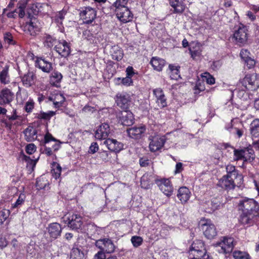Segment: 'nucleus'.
Listing matches in <instances>:
<instances>
[{
	"label": "nucleus",
	"mask_w": 259,
	"mask_h": 259,
	"mask_svg": "<svg viewBox=\"0 0 259 259\" xmlns=\"http://www.w3.org/2000/svg\"><path fill=\"white\" fill-rule=\"evenodd\" d=\"M238 208L245 213L257 214L259 211V205L254 199L245 197L239 200Z\"/></svg>",
	"instance_id": "obj_1"
},
{
	"label": "nucleus",
	"mask_w": 259,
	"mask_h": 259,
	"mask_svg": "<svg viewBox=\"0 0 259 259\" xmlns=\"http://www.w3.org/2000/svg\"><path fill=\"white\" fill-rule=\"evenodd\" d=\"M199 224L204 235L207 238L211 239L217 235V231L216 228L210 220L204 219H201Z\"/></svg>",
	"instance_id": "obj_2"
},
{
	"label": "nucleus",
	"mask_w": 259,
	"mask_h": 259,
	"mask_svg": "<svg viewBox=\"0 0 259 259\" xmlns=\"http://www.w3.org/2000/svg\"><path fill=\"white\" fill-rule=\"evenodd\" d=\"M241 84L246 90H256L259 87V75L256 73L247 74L242 80Z\"/></svg>",
	"instance_id": "obj_3"
},
{
	"label": "nucleus",
	"mask_w": 259,
	"mask_h": 259,
	"mask_svg": "<svg viewBox=\"0 0 259 259\" xmlns=\"http://www.w3.org/2000/svg\"><path fill=\"white\" fill-rule=\"evenodd\" d=\"M236 244L234 239L231 237H224L223 239L216 243L220 253H228L232 252Z\"/></svg>",
	"instance_id": "obj_4"
},
{
	"label": "nucleus",
	"mask_w": 259,
	"mask_h": 259,
	"mask_svg": "<svg viewBox=\"0 0 259 259\" xmlns=\"http://www.w3.org/2000/svg\"><path fill=\"white\" fill-rule=\"evenodd\" d=\"M62 220L63 222L67 224L68 227L72 230H77L81 229L83 223L81 216L76 214L68 217L65 215L62 218Z\"/></svg>",
	"instance_id": "obj_5"
},
{
	"label": "nucleus",
	"mask_w": 259,
	"mask_h": 259,
	"mask_svg": "<svg viewBox=\"0 0 259 259\" xmlns=\"http://www.w3.org/2000/svg\"><path fill=\"white\" fill-rule=\"evenodd\" d=\"M115 7V12L117 18L121 22L125 23L132 20L133 15L127 7L124 6Z\"/></svg>",
	"instance_id": "obj_6"
},
{
	"label": "nucleus",
	"mask_w": 259,
	"mask_h": 259,
	"mask_svg": "<svg viewBox=\"0 0 259 259\" xmlns=\"http://www.w3.org/2000/svg\"><path fill=\"white\" fill-rule=\"evenodd\" d=\"M96 246L100 250L107 253H111L115 250V245L112 241L108 238L101 239L97 240Z\"/></svg>",
	"instance_id": "obj_7"
},
{
	"label": "nucleus",
	"mask_w": 259,
	"mask_h": 259,
	"mask_svg": "<svg viewBox=\"0 0 259 259\" xmlns=\"http://www.w3.org/2000/svg\"><path fill=\"white\" fill-rule=\"evenodd\" d=\"M156 183L160 190L167 196L171 195L173 192V187L169 180L162 179L157 180Z\"/></svg>",
	"instance_id": "obj_8"
},
{
	"label": "nucleus",
	"mask_w": 259,
	"mask_h": 259,
	"mask_svg": "<svg viewBox=\"0 0 259 259\" xmlns=\"http://www.w3.org/2000/svg\"><path fill=\"white\" fill-rule=\"evenodd\" d=\"M149 147L151 152H155L160 150L165 143V138L163 137L156 136L150 137Z\"/></svg>",
	"instance_id": "obj_9"
},
{
	"label": "nucleus",
	"mask_w": 259,
	"mask_h": 259,
	"mask_svg": "<svg viewBox=\"0 0 259 259\" xmlns=\"http://www.w3.org/2000/svg\"><path fill=\"white\" fill-rule=\"evenodd\" d=\"M247 29L246 27L241 25L234 33V38L238 44H244L247 40Z\"/></svg>",
	"instance_id": "obj_10"
},
{
	"label": "nucleus",
	"mask_w": 259,
	"mask_h": 259,
	"mask_svg": "<svg viewBox=\"0 0 259 259\" xmlns=\"http://www.w3.org/2000/svg\"><path fill=\"white\" fill-rule=\"evenodd\" d=\"M235 179H238V178L225 175L219 180L218 185L227 190L233 189L236 186Z\"/></svg>",
	"instance_id": "obj_11"
},
{
	"label": "nucleus",
	"mask_w": 259,
	"mask_h": 259,
	"mask_svg": "<svg viewBox=\"0 0 259 259\" xmlns=\"http://www.w3.org/2000/svg\"><path fill=\"white\" fill-rule=\"evenodd\" d=\"M56 51L62 57H67L70 53L69 44L65 40L59 41L55 47Z\"/></svg>",
	"instance_id": "obj_12"
},
{
	"label": "nucleus",
	"mask_w": 259,
	"mask_h": 259,
	"mask_svg": "<svg viewBox=\"0 0 259 259\" xmlns=\"http://www.w3.org/2000/svg\"><path fill=\"white\" fill-rule=\"evenodd\" d=\"M128 94L126 93L118 94L116 95L117 105L121 109L126 110L128 108L131 100Z\"/></svg>",
	"instance_id": "obj_13"
},
{
	"label": "nucleus",
	"mask_w": 259,
	"mask_h": 259,
	"mask_svg": "<svg viewBox=\"0 0 259 259\" xmlns=\"http://www.w3.org/2000/svg\"><path fill=\"white\" fill-rule=\"evenodd\" d=\"M110 133L109 125L107 123L102 124L96 130L95 137L98 140L106 139Z\"/></svg>",
	"instance_id": "obj_14"
},
{
	"label": "nucleus",
	"mask_w": 259,
	"mask_h": 259,
	"mask_svg": "<svg viewBox=\"0 0 259 259\" xmlns=\"http://www.w3.org/2000/svg\"><path fill=\"white\" fill-rule=\"evenodd\" d=\"M50 236L56 239L61 235L62 232V228L61 225L57 223H51L48 225L47 228Z\"/></svg>",
	"instance_id": "obj_15"
},
{
	"label": "nucleus",
	"mask_w": 259,
	"mask_h": 259,
	"mask_svg": "<svg viewBox=\"0 0 259 259\" xmlns=\"http://www.w3.org/2000/svg\"><path fill=\"white\" fill-rule=\"evenodd\" d=\"M81 16L84 20L85 23H91L96 16V13L95 9L91 7H86L84 10L80 13Z\"/></svg>",
	"instance_id": "obj_16"
},
{
	"label": "nucleus",
	"mask_w": 259,
	"mask_h": 259,
	"mask_svg": "<svg viewBox=\"0 0 259 259\" xmlns=\"http://www.w3.org/2000/svg\"><path fill=\"white\" fill-rule=\"evenodd\" d=\"M221 205L219 199L213 198L211 200L206 201L204 204L205 211L208 213H211L218 209Z\"/></svg>",
	"instance_id": "obj_17"
},
{
	"label": "nucleus",
	"mask_w": 259,
	"mask_h": 259,
	"mask_svg": "<svg viewBox=\"0 0 259 259\" xmlns=\"http://www.w3.org/2000/svg\"><path fill=\"white\" fill-rule=\"evenodd\" d=\"M153 92L156 97V102L158 106L161 108L166 107L167 105L166 99L163 90L160 88H157L153 90Z\"/></svg>",
	"instance_id": "obj_18"
},
{
	"label": "nucleus",
	"mask_w": 259,
	"mask_h": 259,
	"mask_svg": "<svg viewBox=\"0 0 259 259\" xmlns=\"http://www.w3.org/2000/svg\"><path fill=\"white\" fill-rule=\"evenodd\" d=\"M108 149L111 151L118 152L123 148V145L117 140L112 139H108L104 142Z\"/></svg>",
	"instance_id": "obj_19"
},
{
	"label": "nucleus",
	"mask_w": 259,
	"mask_h": 259,
	"mask_svg": "<svg viewBox=\"0 0 259 259\" xmlns=\"http://www.w3.org/2000/svg\"><path fill=\"white\" fill-rule=\"evenodd\" d=\"M133 114L130 111L124 110L121 112L120 120L123 125L130 126L134 123Z\"/></svg>",
	"instance_id": "obj_20"
},
{
	"label": "nucleus",
	"mask_w": 259,
	"mask_h": 259,
	"mask_svg": "<svg viewBox=\"0 0 259 259\" xmlns=\"http://www.w3.org/2000/svg\"><path fill=\"white\" fill-rule=\"evenodd\" d=\"M35 74L33 72H28L22 77L23 84L26 88H29L34 84L36 80Z\"/></svg>",
	"instance_id": "obj_21"
},
{
	"label": "nucleus",
	"mask_w": 259,
	"mask_h": 259,
	"mask_svg": "<svg viewBox=\"0 0 259 259\" xmlns=\"http://www.w3.org/2000/svg\"><path fill=\"white\" fill-rule=\"evenodd\" d=\"M49 99L53 102L56 108H59L62 106L65 101V98L61 93L57 92L51 94L49 96Z\"/></svg>",
	"instance_id": "obj_22"
},
{
	"label": "nucleus",
	"mask_w": 259,
	"mask_h": 259,
	"mask_svg": "<svg viewBox=\"0 0 259 259\" xmlns=\"http://www.w3.org/2000/svg\"><path fill=\"white\" fill-rule=\"evenodd\" d=\"M146 130L145 126H134L127 130L129 136L133 139H138Z\"/></svg>",
	"instance_id": "obj_23"
},
{
	"label": "nucleus",
	"mask_w": 259,
	"mask_h": 259,
	"mask_svg": "<svg viewBox=\"0 0 259 259\" xmlns=\"http://www.w3.org/2000/svg\"><path fill=\"white\" fill-rule=\"evenodd\" d=\"M191 195L190 190L186 187H181L178 191L177 197L182 203H185L189 199Z\"/></svg>",
	"instance_id": "obj_24"
},
{
	"label": "nucleus",
	"mask_w": 259,
	"mask_h": 259,
	"mask_svg": "<svg viewBox=\"0 0 259 259\" xmlns=\"http://www.w3.org/2000/svg\"><path fill=\"white\" fill-rule=\"evenodd\" d=\"M14 98V94L8 89L3 90L0 94V104H8Z\"/></svg>",
	"instance_id": "obj_25"
},
{
	"label": "nucleus",
	"mask_w": 259,
	"mask_h": 259,
	"mask_svg": "<svg viewBox=\"0 0 259 259\" xmlns=\"http://www.w3.org/2000/svg\"><path fill=\"white\" fill-rule=\"evenodd\" d=\"M25 139L27 142H32L37 139V130L32 126H28L23 132Z\"/></svg>",
	"instance_id": "obj_26"
},
{
	"label": "nucleus",
	"mask_w": 259,
	"mask_h": 259,
	"mask_svg": "<svg viewBox=\"0 0 259 259\" xmlns=\"http://www.w3.org/2000/svg\"><path fill=\"white\" fill-rule=\"evenodd\" d=\"M150 64L154 70L161 71L165 65V61L163 59L155 57L151 59Z\"/></svg>",
	"instance_id": "obj_27"
},
{
	"label": "nucleus",
	"mask_w": 259,
	"mask_h": 259,
	"mask_svg": "<svg viewBox=\"0 0 259 259\" xmlns=\"http://www.w3.org/2000/svg\"><path fill=\"white\" fill-rule=\"evenodd\" d=\"M110 54L112 59L117 61L121 60L123 56L122 50L118 46L112 47L110 50Z\"/></svg>",
	"instance_id": "obj_28"
},
{
	"label": "nucleus",
	"mask_w": 259,
	"mask_h": 259,
	"mask_svg": "<svg viewBox=\"0 0 259 259\" xmlns=\"http://www.w3.org/2000/svg\"><path fill=\"white\" fill-rule=\"evenodd\" d=\"M226 169L227 173V176L237 178L240 181V183L242 182L243 177L242 175L238 174V171L236 169L235 166L232 164H228L226 167Z\"/></svg>",
	"instance_id": "obj_29"
},
{
	"label": "nucleus",
	"mask_w": 259,
	"mask_h": 259,
	"mask_svg": "<svg viewBox=\"0 0 259 259\" xmlns=\"http://www.w3.org/2000/svg\"><path fill=\"white\" fill-rule=\"evenodd\" d=\"M169 4L174 9L175 12L177 13H182L185 9L183 0H170Z\"/></svg>",
	"instance_id": "obj_30"
},
{
	"label": "nucleus",
	"mask_w": 259,
	"mask_h": 259,
	"mask_svg": "<svg viewBox=\"0 0 259 259\" xmlns=\"http://www.w3.org/2000/svg\"><path fill=\"white\" fill-rule=\"evenodd\" d=\"M36 66H38L42 71L45 72H49L52 70V64L44 59H40L36 62Z\"/></svg>",
	"instance_id": "obj_31"
},
{
	"label": "nucleus",
	"mask_w": 259,
	"mask_h": 259,
	"mask_svg": "<svg viewBox=\"0 0 259 259\" xmlns=\"http://www.w3.org/2000/svg\"><path fill=\"white\" fill-rule=\"evenodd\" d=\"M28 0H20L17 4V9L18 11L19 17L22 18L25 15V9L26 8Z\"/></svg>",
	"instance_id": "obj_32"
},
{
	"label": "nucleus",
	"mask_w": 259,
	"mask_h": 259,
	"mask_svg": "<svg viewBox=\"0 0 259 259\" xmlns=\"http://www.w3.org/2000/svg\"><path fill=\"white\" fill-rule=\"evenodd\" d=\"M25 27L31 35H36V33L39 31V27L34 22V20L26 24Z\"/></svg>",
	"instance_id": "obj_33"
},
{
	"label": "nucleus",
	"mask_w": 259,
	"mask_h": 259,
	"mask_svg": "<svg viewBox=\"0 0 259 259\" xmlns=\"http://www.w3.org/2000/svg\"><path fill=\"white\" fill-rule=\"evenodd\" d=\"M199 245L200 246V249L197 250V251L192 253V255L196 257L197 259H200L201 257L206 258L208 255L206 254V251L204 246L203 242H199Z\"/></svg>",
	"instance_id": "obj_34"
},
{
	"label": "nucleus",
	"mask_w": 259,
	"mask_h": 259,
	"mask_svg": "<svg viewBox=\"0 0 259 259\" xmlns=\"http://www.w3.org/2000/svg\"><path fill=\"white\" fill-rule=\"evenodd\" d=\"M180 67L170 64L169 69L170 71V77L171 79L177 80L180 78L179 68Z\"/></svg>",
	"instance_id": "obj_35"
},
{
	"label": "nucleus",
	"mask_w": 259,
	"mask_h": 259,
	"mask_svg": "<svg viewBox=\"0 0 259 259\" xmlns=\"http://www.w3.org/2000/svg\"><path fill=\"white\" fill-rule=\"evenodd\" d=\"M52 172L53 177L57 179L59 178L61 173L62 168L59 164L53 162L52 164Z\"/></svg>",
	"instance_id": "obj_36"
},
{
	"label": "nucleus",
	"mask_w": 259,
	"mask_h": 259,
	"mask_svg": "<svg viewBox=\"0 0 259 259\" xmlns=\"http://www.w3.org/2000/svg\"><path fill=\"white\" fill-rule=\"evenodd\" d=\"M256 215L257 214H249L248 213L242 212L240 215L239 221L242 224H248L250 223V221L253 218V217Z\"/></svg>",
	"instance_id": "obj_37"
},
{
	"label": "nucleus",
	"mask_w": 259,
	"mask_h": 259,
	"mask_svg": "<svg viewBox=\"0 0 259 259\" xmlns=\"http://www.w3.org/2000/svg\"><path fill=\"white\" fill-rule=\"evenodd\" d=\"M251 134L254 137H259V120H255L251 124Z\"/></svg>",
	"instance_id": "obj_38"
},
{
	"label": "nucleus",
	"mask_w": 259,
	"mask_h": 259,
	"mask_svg": "<svg viewBox=\"0 0 259 259\" xmlns=\"http://www.w3.org/2000/svg\"><path fill=\"white\" fill-rule=\"evenodd\" d=\"M62 78V75L61 73L54 71L51 76V82L54 85H56V83L60 82Z\"/></svg>",
	"instance_id": "obj_39"
},
{
	"label": "nucleus",
	"mask_w": 259,
	"mask_h": 259,
	"mask_svg": "<svg viewBox=\"0 0 259 259\" xmlns=\"http://www.w3.org/2000/svg\"><path fill=\"white\" fill-rule=\"evenodd\" d=\"M83 257V252L78 248L73 247L70 252L72 259H82Z\"/></svg>",
	"instance_id": "obj_40"
},
{
	"label": "nucleus",
	"mask_w": 259,
	"mask_h": 259,
	"mask_svg": "<svg viewBox=\"0 0 259 259\" xmlns=\"http://www.w3.org/2000/svg\"><path fill=\"white\" fill-rule=\"evenodd\" d=\"M66 14V11L64 10L57 12L54 17V20L58 25H62Z\"/></svg>",
	"instance_id": "obj_41"
},
{
	"label": "nucleus",
	"mask_w": 259,
	"mask_h": 259,
	"mask_svg": "<svg viewBox=\"0 0 259 259\" xmlns=\"http://www.w3.org/2000/svg\"><path fill=\"white\" fill-rule=\"evenodd\" d=\"M57 40L50 35H46L44 38V44L48 48L52 47L56 42Z\"/></svg>",
	"instance_id": "obj_42"
},
{
	"label": "nucleus",
	"mask_w": 259,
	"mask_h": 259,
	"mask_svg": "<svg viewBox=\"0 0 259 259\" xmlns=\"http://www.w3.org/2000/svg\"><path fill=\"white\" fill-rule=\"evenodd\" d=\"M189 51L191 55V57L193 59H195L197 57L201 55V50L199 46H196L195 47H190Z\"/></svg>",
	"instance_id": "obj_43"
},
{
	"label": "nucleus",
	"mask_w": 259,
	"mask_h": 259,
	"mask_svg": "<svg viewBox=\"0 0 259 259\" xmlns=\"http://www.w3.org/2000/svg\"><path fill=\"white\" fill-rule=\"evenodd\" d=\"M244 132V128L240 124V125H236L234 126V128L230 134L236 135L238 138H240L243 136Z\"/></svg>",
	"instance_id": "obj_44"
},
{
	"label": "nucleus",
	"mask_w": 259,
	"mask_h": 259,
	"mask_svg": "<svg viewBox=\"0 0 259 259\" xmlns=\"http://www.w3.org/2000/svg\"><path fill=\"white\" fill-rule=\"evenodd\" d=\"M0 80L2 83L4 84L8 83L9 82L8 67H5L1 72Z\"/></svg>",
	"instance_id": "obj_45"
},
{
	"label": "nucleus",
	"mask_w": 259,
	"mask_h": 259,
	"mask_svg": "<svg viewBox=\"0 0 259 259\" xmlns=\"http://www.w3.org/2000/svg\"><path fill=\"white\" fill-rule=\"evenodd\" d=\"M56 114V112L50 111L48 112H41L37 115V118L40 119L50 120V119Z\"/></svg>",
	"instance_id": "obj_46"
},
{
	"label": "nucleus",
	"mask_w": 259,
	"mask_h": 259,
	"mask_svg": "<svg viewBox=\"0 0 259 259\" xmlns=\"http://www.w3.org/2000/svg\"><path fill=\"white\" fill-rule=\"evenodd\" d=\"M244 155L245 151L243 149L238 150L235 149L234 150V160L236 161L243 159L244 158Z\"/></svg>",
	"instance_id": "obj_47"
},
{
	"label": "nucleus",
	"mask_w": 259,
	"mask_h": 259,
	"mask_svg": "<svg viewBox=\"0 0 259 259\" xmlns=\"http://www.w3.org/2000/svg\"><path fill=\"white\" fill-rule=\"evenodd\" d=\"M236 125H240V123L238 122H235L234 119H232L231 120L230 122L227 123L226 124L225 126V128L229 133H230L234 128V126H235Z\"/></svg>",
	"instance_id": "obj_48"
},
{
	"label": "nucleus",
	"mask_w": 259,
	"mask_h": 259,
	"mask_svg": "<svg viewBox=\"0 0 259 259\" xmlns=\"http://www.w3.org/2000/svg\"><path fill=\"white\" fill-rule=\"evenodd\" d=\"M131 242L135 247H138L142 244L143 239L140 236H134L132 237Z\"/></svg>",
	"instance_id": "obj_49"
},
{
	"label": "nucleus",
	"mask_w": 259,
	"mask_h": 259,
	"mask_svg": "<svg viewBox=\"0 0 259 259\" xmlns=\"http://www.w3.org/2000/svg\"><path fill=\"white\" fill-rule=\"evenodd\" d=\"M25 198V194L24 193H21L19 195V196L16 202L14 204H12V207L15 208L18 207L19 205H21L24 202Z\"/></svg>",
	"instance_id": "obj_50"
},
{
	"label": "nucleus",
	"mask_w": 259,
	"mask_h": 259,
	"mask_svg": "<svg viewBox=\"0 0 259 259\" xmlns=\"http://www.w3.org/2000/svg\"><path fill=\"white\" fill-rule=\"evenodd\" d=\"M204 77L206 82L209 84H213L215 83V79L209 73L205 72L202 76Z\"/></svg>",
	"instance_id": "obj_51"
},
{
	"label": "nucleus",
	"mask_w": 259,
	"mask_h": 259,
	"mask_svg": "<svg viewBox=\"0 0 259 259\" xmlns=\"http://www.w3.org/2000/svg\"><path fill=\"white\" fill-rule=\"evenodd\" d=\"M199 242H202L200 240H197L192 244L190 248V252H191V254H192V253L197 251V250L200 249V246L199 245Z\"/></svg>",
	"instance_id": "obj_52"
},
{
	"label": "nucleus",
	"mask_w": 259,
	"mask_h": 259,
	"mask_svg": "<svg viewBox=\"0 0 259 259\" xmlns=\"http://www.w3.org/2000/svg\"><path fill=\"white\" fill-rule=\"evenodd\" d=\"M25 160L27 162V166H30L33 168L35 166L36 162L38 159V157L33 160L31 159L29 157L25 156H24Z\"/></svg>",
	"instance_id": "obj_53"
},
{
	"label": "nucleus",
	"mask_w": 259,
	"mask_h": 259,
	"mask_svg": "<svg viewBox=\"0 0 259 259\" xmlns=\"http://www.w3.org/2000/svg\"><path fill=\"white\" fill-rule=\"evenodd\" d=\"M99 157L104 161H108L110 159L109 153L106 151H101L99 153Z\"/></svg>",
	"instance_id": "obj_54"
},
{
	"label": "nucleus",
	"mask_w": 259,
	"mask_h": 259,
	"mask_svg": "<svg viewBox=\"0 0 259 259\" xmlns=\"http://www.w3.org/2000/svg\"><path fill=\"white\" fill-rule=\"evenodd\" d=\"M9 216V210H4L0 211V224H2Z\"/></svg>",
	"instance_id": "obj_55"
},
{
	"label": "nucleus",
	"mask_w": 259,
	"mask_h": 259,
	"mask_svg": "<svg viewBox=\"0 0 259 259\" xmlns=\"http://www.w3.org/2000/svg\"><path fill=\"white\" fill-rule=\"evenodd\" d=\"M133 80L131 77L126 76L125 77L122 78L121 79V84L125 86H130L133 85Z\"/></svg>",
	"instance_id": "obj_56"
},
{
	"label": "nucleus",
	"mask_w": 259,
	"mask_h": 259,
	"mask_svg": "<svg viewBox=\"0 0 259 259\" xmlns=\"http://www.w3.org/2000/svg\"><path fill=\"white\" fill-rule=\"evenodd\" d=\"M36 150V146L33 144H29L26 147V152L29 154H33Z\"/></svg>",
	"instance_id": "obj_57"
},
{
	"label": "nucleus",
	"mask_w": 259,
	"mask_h": 259,
	"mask_svg": "<svg viewBox=\"0 0 259 259\" xmlns=\"http://www.w3.org/2000/svg\"><path fill=\"white\" fill-rule=\"evenodd\" d=\"M244 61L249 69L252 68L255 64L254 60L250 57L245 60Z\"/></svg>",
	"instance_id": "obj_58"
},
{
	"label": "nucleus",
	"mask_w": 259,
	"mask_h": 259,
	"mask_svg": "<svg viewBox=\"0 0 259 259\" xmlns=\"http://www.w3.org/2000/svg\"><path fill=\"white\" fill-rule=\"evenodd\" d=\"M34 108V102L32 101H28L26 102L25 106V111L27 112H30L32 111V109Z\"/></svg>",
	"instance_id": "obj_59"
},
{
	"label": "nucleus",
	"mask_w": 259,
	"mask_h": 259,
	"mask_svg": "<svg viewBox=\"0 0 259 259\" xmlns=\"http://www.w3.org/2000/svg\"><path fill=\"white\" fill-rule=\"evenodd\" d=\"M98 149L99 146L98 144L96 142H94L92 143L90 147L89 153L94 154L98 150Z\"/></svg>",
	"instance_id": "obj_60"
},
{
	"label": "nucleus",
	"mask_w": 259,
	"mask_h": 259,
	"mask_svg": "<svg viewBox=\"0 0 259 259\" xmlns=\"http://www.w3.org/2000/svg\"><path fill=\"white\" fill-rule=\"evenodd\" d=\"M237 96L240 99H242L243 100L246 99L247 98V94L244 90V89L238 90L237 91Z\"/></svg>",
	"instance_id": "obj_61"
},
{
	"label": "nucleus",
	"mask_w": 259,
	"mask_h": 259,
	"mask_svg": "<svg viewBox=\"0 0 259 259\" xmlns=\"http://www.w3.org/2000/svg\"><path fill=\"white\" fill-rule=\"evenodd\" d=\"M250 53L247 50L242 49L240 53L241 58L244 61L245 60L250 58Z\"/></svg>",
	"instance_id": "obj_62"
},
{
	"label": "nucleus",
	"mask_w": 259,
	"mask_h": 259,
	"mask_svg": "<svg viewBox=\"0 0 259 259\" xmlns=\"http://www.w3.org/2000/svg\"><path fill=\"white\" fill-rule=\"evenodd\" d=\"M246 253L240 251H235L233 252V256L235 259H241Z\"/></svg>",
	"instance_id": "obj_63"
},
{
	"label": "nucleus",
	"mask_w": 259,
	"mask_h": 259,
	"mask_svg": "<svg viewBox=\"0 0 259 259\" xmlns=\"http://www.w3.org/2000/svg\"><path fill=\"white\" fill-rule=\"evenodd\" d=\"M105 252L100 250L98 251L94 256V259H105L106 255L105 254Z\"/></svg>",
	"instance_id": "obj_64"
}]
</instances>
